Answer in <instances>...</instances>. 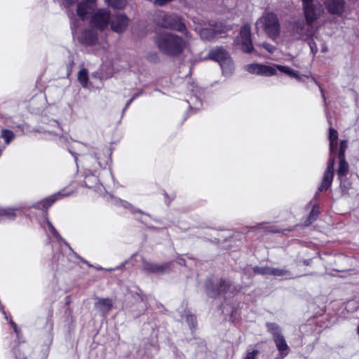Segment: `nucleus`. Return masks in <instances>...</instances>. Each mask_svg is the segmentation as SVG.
Instances as JSON below:
<instances>
[{"label": "nucleus", "mask_w": 359, "mask_h": 359, "mask_svg": "<svg viewBox=\"0 0 359 359\" xmlns=\"http://www.w3.org/2000/svg\"><path fill=\"white\" fill-rule=\"evenodd\" d=\"M60 193L49 196L45 198L44 200L37 203L36 205H34V207L46 210L50 206H51L57 200L60 198Z\"/></svg>", "instance_id": "26"}, {"label": "nucleus", "mask_w": 359, "mask_h": 359, "mask_svg": "<svg viewBox=\"0 0 359 359\" xmlns=\"http://www.w3.org/2000/svg\"><path fill=\"white\" fill-rule=\"evenodd\" d=\"M186 320L188 323L189 325L191 327L195 326L196 323V317L194 315H187Z\"/></svg>", "instance_id": "37"}, {"label": "nucleus", "mask_w": 359, "mask_h": 359, "mask_svg": "<svg viewBox=\"0 0 359 359\" xmlns=\"http://www.w3.org/2000/svg\"><path fill=\"white\" fill-rule=\"evenodd\" d=\"M177 262L180 265H184L185 264L184 259L182 257H179L178 260H177Z\"/></svg>", "instance_id": "43"}, {"label": "nucleus", "mask_w": 359, "mask_h": 359, "mask_svg": "<svg viewBox=\"0 0 359 359\" xmlns=\"http://www.w3.org/2000/svg\"><path fill=\"white\" fill-rule=\"evenodd\" d=\"M358 333L359 334V326L358 327Z\"/></svg>", "instance_id": "53"}, {"label": "nucleus", "mask_w": 359, "mask_h": 359, "mask_svg": "<svg viewBox=\"0 0 359 359\" xmlns=\"http://www.w3.org/2000/svg\"><path fill=\"white\" fill-rule=\"evenodd\" d=\"M75 1H76V0H69V3H68V4H69V5H71V4H74Z\"/></svg>", "instance_id": "47"}, {"label": "nucleus", "mask_w": 359, "mask_h": 359, "mask_svg": "<svg viewBox=\"0 0 359 359\" xmlns=\"http://www.w3.org/2000/svg\"><path fill=\"white\" fill-rule=\"evenodd\" d=\"M266 327L268 330L273 335V341L280 356V358L276 359H283L287 355L290 348L286 343L285 337L281 334L280 327L273 323H267Z\"/></svg>", "instance_id": "4"}, {"label": "nucleus", "mask_w": 359, "mask_h": 359, "mask_svg": "<svg viewBox=\"0 0 359 359\" xmlns=\"http://www.w3.org/2000/svg\"><path fill=\"white\" fill-rule=\"evenodd\" d=\"M262 46L270 53H273L276 49L275 46L269 43H263Z\"/></svg>", "instance_id": "38"}, {"label": "nucleus", "mask_w": 359, "mask_h": 359, "mask_svg": "<svg viewBox=\"0 0 359 359\" xmlns=\"http://www.w3.org/2000/svg\"><path fill=\"white\" fill-rule=\"evenodd\" d=\"M133 100L130 98L126 103L125 108L123 109V112L126 110V109L130 105V104L133 102Z\"/></svg>", "instance_id": "42"}, {"label": "nucleus", "mask_w": 359, "mask_h": 359, "mask_svg": "<svg viewBox=\"0 0 359 359\" xmlns=\"http://www.w3.org/2000/svg\"><path fill=\"white\" fill-rule=\"evenodd\" d=\"M105 1L114 8H123L126 4V0H105Z\"/></svg>", "instance_id": "33"}, {"label": "nucleus", "mask_w": 359, "mask_h": 359, "mask_svg": "<svg viewBox=\"0 0 359 359\" xmlns=\"http://www.w3.org/2000/svg\"><path fill=\"white\" fill-rule=\"evenodd\" d=\"M339 165L337 170V174L338 176V179L341 183L346 178V175L349 170V165L346 162L345 158H339Z\"/></svg>", "instance_id": "24"}, {"label": "nucleus", "mask_w": 359, "mask_h": 359, "mask_svg": "<svg viewBox=\"0 0 359 359\" xmlns=\"http://www.w3.org/2000/svg\"><path fill=\"white\" fill-rule=\"evenodd\" d=\"M312 25H309L306 21L295 22L292 25L291 36L295 40L305 39L312 34Z\"/></svg>", "instance_id": "7"}, {"label": "nucleus", "mask_w": 359, "mask_h": 359, "mask_svg": "<svg viewBox=\"0 0 359 359\" xmlns=\"http://www.w3.org/2000/svg\"><path fill=\"white\" fill-rule=\"evenodd\" d=\"M348 147V142L346 140H343L340 143L339 151L338 154L339 158H345V151Z\"/></svg>", "instance_id": "35"}, {"label": "nucleus", "mask_w": 359, "mask_h": 359, "mask_svg": "<svg viewBox=\"0 0 359 359\" xmlns=\"http://www.w3.org/2000/svg\"><path fill=\"white\" fill-rule=\"evenodd\" d=\"M95 269L97 270H102L103 269V268L102 266H97V267H95Z\"/></svg>", "instance_id": "48"}, {"label": "nucleus", "mask_w": 359, "mask_h": 359, "mask_svg": "<svg viewBox=\"0 0 359 359\" xmlns=\"http://www.w3.org/2000/svg\"><path fill=\"white\" fill-rule=\"evenodd\" d=\"M219 65L221 67L222 74L225 76H229L233 74L234 70V66L231 57L224 62H223Z\"/></svg>", "instance_id": "27"}, {"label": "nucleus", "mask_w": 359, "mask_h": 359, "mask_svg": "<svg viewBox=\"0 0 359 359\" xmlns=\"http://www.w3.org/2000/svg\"><path fill=\"white\" fill-rule=\"evenodd\" d=\"M94 158L96 160L95 164L92 169H89V174H86L85 177L84 183L88 188H93L98 183V178L96 175L98 169L102 168L101 163L98 161L97 156Z\"/></svg>", "instance_id": "15"}, {"label": "nucleus", "mask_w": 359, "mask_h": 359, "mask_svg": "<svg viewBox=\"0 0 359 359\" xmlns=\"http://www.w3.org/2000/svg\"><path fill=\"white\" fill-rule=\"evenodd\" d=\"M311 36V37L309 39L308 43L313 55L317 53L318 48H320L323 53L327 50L325 41L316 33L312 34Z\"/></svg>", "instance_id": "16"}, {"label": "nucleus", "mask_w": 359, "mask_h": 359, "mask_svg": "<svg viewBox=\"0 0 359 359\" xmlns=\"http://www.w3.org/2000/svg\"><path fill=\"white\" fill-rule=\"evenodd\" d=\"M319 215V209H318V207L317 206H313L310 214H309V216L307 219V222H306V225H309L310 224H311L313 221H315L318 216Z\"/></svg>", "instance_id": "32"}, {"label": "nucleus", "mask_w": 359, "mask_h": 359, "mask_svg": "<svg viewBox=\"0 0 359 359\" xmlns=\"http://www.w3.org/2000/svg\"><path fill=\"white\" fill-rule=\"evenodd\" d=\"M246 71L250 74L270 76L276 74V69L273 67L261 64H250L245 67Z\"/></svg>", "instance_id": "10"}, {"label": "nucleus", "mask_w": 359, "mask_h": 359, "mask_svg": "<svg viewBox=\"0 0 359 359\" xmlns=\"http://www.w3.org/2000/svg\"><path fill=\"white\" fill-rule=\"evenodd\" d=\"M276 68L281 72L288 75L289 76H290L292 78H294L295 79H297L299 81H302V76H299L298 72L292 69L289 67L283 66V65H277Z\"/></svg>", "instance_id": "29"}, {"label": "nucleus", "mask_w": 359, "mask_h": 359, "mask_svg": "<svg viewBox=\"0 0 359 359\" xmlns=\"http://www.w3.org/2000/svg\"><path fill=\"white\" fill-rule=\"evenodd\" d=\"M335 160L334 158H332L330 159L327 167L325 170L322 183L318 188L320 191H323L324 190H327L330 188L332 184L333 177H334V167Z\"/></svg>", "instance_id": "11"}, {"label": "nucleus", "mask_w": 359, "mask_h": 359, "mask_svg": "<svg viewBox=\"0 0 359 359\" xmlns=\"http://www.w3.org/2000/svg\"><path fill=\"white\" fill-rule=\"evenodd\" d=\"M259 351L257 349H248L243 355V359H257Z\"/></svg>", "instance_id": "34"}, {"label": "nucleus", "mask_w": 359, "mask_h": 359, "mask_svg": "<svg viewBox=\"0 0 359 359\" xmlns=\"http://www.w3.org/2000/svg\"><path fill=\"white\" fill-rule=\"evenodd\" d=\"M224 29H219L217 26L202 28L198 30V33L203 39L211 40L222 33Z\"/></svg>", "instance_id": "22"}, {"label": "nucleus", "mask_w": 359, "mask_h": 359, "mask_svg": "<svg viewBox=\"0 0 359 359\" xmlns=\"http://www.w3.org/2000/svg\"><path fill=\"white\" fill-rule=\"evenodd\" d=\"M229 57V54L223 48L218 47L211 49L204 60L210 59L220 65Z\"/></svg>", "instance_id": "18"}, {"label": "nucleus", "mask_w": 359, "mask_h": 359, "mask_svg": "<svg viewBox=\"0 0 359 359\" xmlns=\"http://www.w3.org/2000/svg\"><path fill=\"white\" fill-rule=\"evenodd\" d=\"M320 91H321V93H322L323 97H324V95H323V89H322L321 88H320Z\"/></svg>", "instance_id": "49"}, {"label": "nucleus", "mask_w": 359, "mask_h": 359, "mask_svg": "<svg viewBox=\"0 0 359 359\" xmlns=\"http://www.w3.org/2000/svg\"><path fill=\"white\" fill-rule=\"evenodd\" d=\"M95 2L96 0H83L79 4L76 13L83 21L88 18V14L94 11L96 6Z\"/></svg>", "instance_id": "13"}, {"label": "nucleus", "mask_w": 359, "mask_h": 359, "mask_svg": "<svg viewBox=\"0 0 359 359\" xmlns=\"http://www.w3.org/2000/svg\"><path fill=\"white\" fill-rule=\"evenodd\" d=\"M75 144H76V145L81 146V144H80V143H79V142H75Z\"/></svg>", "instance_id": "50"}, {"label": "nucleus", "mask_w": 359, "mask_h": 359, "mask_svg": "<svg viewBox=\"0 0 359 359\" xmlns=\"http://www.w3.org/2000/svg\"><path fill=\"white\" fill-rule=\"evenodd\" d=\"M302 6L315 3L314 0H302Z\"/></svg>", "instance_id": "41"}, {"label": "nucleus", "mask_w": 359, "mask_h": 359, "mask_svg": "<svg viewBox=\"0 0 359 359\" xmlns=\"http://www.w3.org/2000/svg\"><path fill=\"white\" fill-rule=\"evenodd\" d=\"M305 20L309 25L313 23L319 19L324 13L322 5L316 1L315 3L302 6Z\"/></svg>", "instance_id": "6"}, {"label": "nucleus", "mask_w": 359, "mask_h": 359, "mask_svg": "<svg viewBox=\"0 0 359 359\" xmlns=\"http://www.w3.org/2000/svg\"><path fill=\"white\" fill-rule=\"evenodd\" d=\"M20 213L19 208H0V222L6 219L13 220Z\"/></svg>", "instance_id": "23"}, {"label": "nucleus", "mask_w": 359, "mask_h": 359, "mask_svg": "<svg viewBox=\"0 0 359 359\" xmlns=\"http://www.w3.org/2000/svg\"><path fill=\"white\" fill-rule=\"evenodd\" d=\"M161 27L180 32H185L186 26L182 18L177 15H164L160 22Z\"/></svg>", "instance_id": "8"}, {"label": "nucleus", "mask_w": 359, "mask_h": 359, "mask_svg": "<svg viewBox=\"0 0 359 359\" xmlns=\"http://www.w3.org/2000/svg\"><path fill=\"white\" fill-rule=\"evenodd\" d=\"M170 263L166 262L163 264H156L152 262H145L143 269L147 272L154 273H164L169 271L170 269Z\"/></svg>", "instance_id": "20"}, {"label": "nucleus", "mask_w": 359, "mask_h": 359, "mask_svg": "<svg viewBox=\"0 0 359 359\" xmlns=\"http://www.w3.org/2000/svg\"><path fill=\"white\" fill-rule=\"evenodd\" d=\"M172 0H154V4L156 6H163L166 3L171 1Z\"/></svg>", "instance_id": "39"}, {"label": "nucleus", "mask_w": 359, "mask_h": 359, "mask_svg": "<svg viewBox=\"0 0 359 359\" xmlns=\"http://www.w3.org/2000/svg\"><path fill=\"white\" fill-rule=\"evenodd\" d=\"M141 94H142V92L137 93L135 94V95L131 97V99H132L133 100H135V99H136V98H137L140 95H141Z\"/></svg>", "instance_id": "44"}, {"label": "nucleus", "mask_w": 359, "mask_h": 359, "mask_svg": "<svg viewBox=\"0 0 359 359\" xmlns=\"http://www.w3.org/2000/svg\"><path fill=\"white\" fill-rule=\"evenodd\" d=\"M46 217L47 213H46ZM43 227L48 233V236L50 241L53 243V249L58 248L62 255V257H67L69 261H72L73 257H75L82 261V262L86 264L88 266L92 267L86 260L82 259L79 255L73 251L69 245L60 236L57 230L55 229L51 222L46 217Z\"/></svg>", "instance_id": "2"}, {"label": "nucleus", "mask_w": 359, "mask_h": 359, "mask_svg": "<svg viewBox=\"0 0 359 359\" xmlns=\"http://www.w3.org/2000/svg\"><path fill=\"white\" fill-rule=\"evenodd\" d=\"M128 18L125 15H116L111 20V28L114 32L121 33L128 27Z\"/></svg>", "instance_id": "17"}, {"label": "nucleus", "mask_w": 359, "mask_h": 359, "mask_svg": "<svg viewBox=\"0 0 359 359\" xmlns=\"http://www.w3.org/2000/svg\"><path fill=\"white\" fill-rule=\"evenodd\" d=\"M257 29H263L269 37L274 39L280 34V26L277 16L272 13L263 15L256 22Z\"/></svg>", "instance_id": "3"}, {"label": "nucleus", "mask_w": 359, "mask_h": 359, "mask_svg": "<svg viewBox=\"0 0 359 359\" xmlns=\"http://www.w3.org/2000/svg\"><path fill=\"white\" fill-rule=\"evenodd\" d=\"M313 82H314L315 83L318 84V83L316 81V80H315V79H313Z\"/></svg>", "instance_id": "51"}, {"label": "nucleus", "mask_w": 359, "mask_h": 359, "mask_svg": "<svg viewBox=\"0 0 359 359\" xmlns=\"http://www.w3.org/2000/svg\"><path fill=\"white\" fill-rule=\"evenodd\" d=\"M338 133L336 130L330 128L329 140H330V152L332 154L337 146Z\"/></svg>", "instance_id": "28"}, {"label": "nucleus", "mask_w": 359, "mask_h": 359, "mask_svg": "<svg viewBox=\"0 0 359 359\" xmlns=\"http://www.w3.org/2000/svg\"><path fill=\"white\" fill-rule=\"evenodd\" d=\"M15 137V134L11 130H1V137L4 139L6 145L9 144L14 140Z\"/></svg>", "instance_id": "30"}, {"label": "nucleus", "mask_w": 359, "mask_h": 359, "mask_svg": "<svg viewBox=\"0 0 359 359\" xmlns=\"http://www.w3.org/2000/svg\"><path fill=\"white\" fill-rule=\"evenodd\" d=\"M238 44L241 46V49L245 53H250L253 50L251 29L249 25H245L241 27L240 36L238 38Z\"/></svg>", "instance_id": "9"}, {"label": "nucleus", "mask_w": 359, "mask_h": 359, "mask_svg": "<svg viewBox=\"0 0 359 359\" xmlns=\"http://www.w3.org/2000/svg\"><path fill=\"white\" fill-rule=\"evenodd\" d=\"M112 305L111 299L96 297L94 307L102 316H105L111 309Z\"/></svg>", "instance_id": "19"}, {"label": "nucleus", "mask_w": 359, "mask_h": 359, "mask_svg": "<svg viewBox=\"0 0 359 359\" xmlns=\"http://www.w3.org/2000/svg\"><path fill=\"white\" fill-rule=\"evenodd\" d=\"M110 11L106 8H100L95 11L90 18L91 25L100 30H104L111 22Z\"/></svg>", "instance_id": "5"}, {"label": "nucleus", "mask_w": 359, "mask_h": 359, "mask_svg": "<svg viewBox=\"0 0 359 359\" xmlns=\"http://www.w3.org/2000/svg\"><path fill=\"white\" fill-rule=\"evenodd\" d=\"M80 40L83 43L86 45H93L97 42V36L95 31L92 29H88L82 33L80 37Z\"/></svg>", "instance_id": "25"}, {"label": "nucleus", "mask_w": 359, "mask_h": 359, "mask_svg": "<svg viewBox=\"0 0 359 359\" xmlns=\"http://www.w3.org/2000/svg\"><path fill=\"white\" fill-rule=\"evenodd\" d=\"M16 358H17L18 359H25V355H22V356H21V355H19V356L16 355Z\"/></svg>", "instance_id": "46"}, {"label": "nucleus", "mask_w": 359, "mask_h": 359, "mask_svg": "<svg viewBox=\"0 0 359 359\" xmlns=\"http://www.w3.org/2000/svg\"><path fill=\"white\" fill-rule=\"evenodd\" d=\"M69 151L74 156L75 161H77V156H76V153L74 152L71 149H69Z\"/></svg>", "instance_id": "45"}, {"label": "nucleus", "mask_w": 359, "mask_h": 359, "mask_svg": "<svg viewBox=\"0 0 359 359\" xmlns=\"http://www.w3.org/2000/svg\"><path fill=\"white\" fill-rule=\"evenodd\" d=\"M212 285V283L210 282L207 283L206 287H207V292L208 295L212 297H215L217 294H222V293H226L227 292L228 290L230 288V283L225 280H221L219 283V287L217 288V291H214L210 290V286Z\"/></svg>", "instance_id": "21"}, {"label": "nucleus", "mask_w": 359, "mask_h": 359, "mask_svg": "<svg viewBox=\"0 0 359 359\" xmlns=\"http://www.w3.org/2000/svg\"><path fill=\"white\" fill-rule=\"evenodd\" d=\"M117 204L118 205H121V206L125 208L130 209L133 212H135L136 211L135 210V208L132 206V205L130 204L129 203H128L127 201H122V200L119 199L117 201Z\"/></svg>", "instance_id": "36"}, {"label": "nucleus", "mask_w": 359, "mask_h": 359, "mask_svg": "<svg viewBox=\"0 0 359 359\" xmlns=\"http://www.w3.org/2000/svg\"><path fill=\"white\" fill-rule=\"evenodd\" d=\"M50 327L51 330L53 329V325L52 324L50 325Z\"/></svg>", "instance_id": "52"}, {"label": "nucleus", "mask_w": 359, "mask_h": 359, "mask_svg": "<svg viewBox=\"0 0 359 359\" xmlns=\"http://www.w3.org/2000/svg\"><path fill=\"white\" fill-rule=\"evenodd\" d=\"M255 273L261 275H271L274 276L285 277L287 278L290 276V273L287 270L284 269L273 268L269 266H255L253 268Z\"/></svg>", "instance_id": "12"}, {"label": "nucleus", "mask_w": 359, "mask_h": 359, "mask_svg": "<svg viewBox=\"0 0 359 359\" xmlns=\"http://www.w3.org/2000/svg\"><path fill=\"white\" fill-rule=\"evenodd\" d=\"M325 6L330 14L340 15L345 8L344 0H325Z\"/></svg>", "instance_id": "14"}, {"label": "nucleus", "mask_w": 359, "mask_h": 359, "mask_svg": "<svg viewBox=\"0 0 359 359\" xmlns=\"http://www.w3.org/2000/svg\"><path fill=\"white\" fill-rule=\"evenodd\" d=\"M184 33L186 39L170 32L159 33L156 36L154 41L162 53L168 56H178L189 46V33Z\"/></svg>", "instance_id": "1"}, {"label": "nucleus", "mask_w": 359, "mask_h": 359, "mask_svg": "<svg viewBox=\"0 0 359 359\" xmlns=\"http://www.w3.org/2000/svg\"><path fill=\"white\" fill-rule=\"evenodd\" d=\"M78 79L81 86L86 88L88 86V71L86 69H82L79 71L78 74Z\"/></svg>", "instance_id": "31"}, {"label": "nucleus", "mask_w": 359, "mask_h": 359, "mask_svg": "<svg viewBox=\"0 0 359 359\" xmlns=\"http://www.w3.org/2000/svg\"><path fill=\"white\" fill-rule=\"evenodd\" d=\"M191 99H194L196 100V102H193L194 108L196 109H200V107L202 106L201 101L198 100L197 97H192Z\"/></svg>", "instance_id": "40"}]
</instances>
